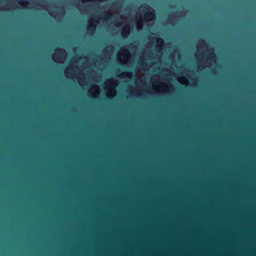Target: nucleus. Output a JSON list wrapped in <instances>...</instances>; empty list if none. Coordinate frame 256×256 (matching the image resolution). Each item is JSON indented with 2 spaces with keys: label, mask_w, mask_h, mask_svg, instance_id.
Segmentation results:
<instances>
[{
  "label": "nucleus",
  "mask_w": 256,
  "mask_h": 256,
  "mask_svg": "<svg viewBox=\"0 0 256 256\" xmlns=\"http://www.w3.org/2000/svg\"><path fill=\"white\" fill-rule=\"evenodd\" d=\"M162 163L172 166V256H176V161H74V164Z\"/></svg>",
  "instance_id": "1"
},
{
  "label": "nucleus",
  "mask_w": 256,
  "mask_h": 256,
  "mask_svg": "<svg viewBox=\"0 0 256 256\" xmlns=\"http://www.w3.org/2000/svg\"><path fill=\"white\" fill-rule=\"evenodd\" d=\"M89 62L86 58L74 57L69 66L65 71L66 76L68 78H76L79 84L84 88L90 79L94 80V72L90 70L88 66Z\"/></svg>",
  "instance_id": "2"
},
{
  "label": "nucleus",
  "mask_w": 256,
  "mask_h": 256,
  "mask_svg": "<svg viewBox=\"0 0 256 256\" xmlns=\"http://www.w3.org/2000/svg\"><path fill=\"white\" fill-rule=\"evenodd\" d=\"M172 73L170 70H166L162 72V78L159 76H153L151 78L152 88L157 93H168L174 90L173 86L170 83Z\"/></svg>",
  "instance_id": "3"
},
{
  "label": "nucleus",
  "mask_w": 256,
  "mask_h": 256,
  "mask_svg": "<svg viewBox=\"0 0 256 256\" xmlns=\"http://www.w3.org/2000/svg\"><path fill=\"white\" fill-rule=\"evenodd\" d=\"M16 8H35L38 9V6L32 2L17 0H0V10H13Z\"/></svg>",
  "instance_id": "4"
},
{
  "label": "nucleus",
  "mask_w": 256,
  "mask_h": 256,
  "mask_svg": "<svg viewBox=\"0 0 256 256\" xmlns=\"http://www.w3.org/2000/svg\"><path fill=\"white\" fill-rule=\"evenodd\" d=\"M144 16V18L146 22H150L154 18V12L152 9H150L146 4L141 6L138 8L136 12V28L140 30L142 28L143 18L142 16Z\"/></svg>",
  "instance_id": "5"
},
{
  "label": "nucleus",
  "mask_w": 256,
  "mask_h": 256,
  "mask_svg": "<svg viewBox=\"0 0 256 256\" xmlns=\"http://www.w3.org/2000/svg\"><path fill=\"white\" fill-rule=\"evenodd\" d=\"M183 164H256V161H177V174H178V167ZM178 178L177 177V183ZM178 187L177 186V189ZM178 192H177V198ZM178 205L177 204V206ZM178 246V228L177 227V247ZM178 250H177V255Z\"/></svg>",
  "instance_id": "6"
},
{
  "label": "nucleus",
  "mask_w": 256,
  "mask_h": 256,
  "mask_svg": "<svg viewBox=\"0 0 256 256\" xmlns=\"http://www.w3.org/2000/svg\"><path fill=\"white\" fill-rule=\"evenodd\" d=\"M136 88L134 90L130 88L128 90L134 96H142L144 93L148 92V90L147 88L144 76L143 74H140V72H138L136 74Z\"/></svg>",
  "instance_id": "7"
},
{
  "label": "nucleus",
  "mask_w": 256,
  "mask_h": 256,
  "mask_svg": "<svg viewBox=\"0 0 256 256\" xmlns=\"http://www.w3.org/2000/svg\"><path fill=\"white\" fill-rule=\"evenodd\" d=\"M151 44H150V46L148 45L146 48L148 49L149 48H151ZM152 60L153 56L150 52L149 50L146 49L139 60V64L142 68L144 70H146L148 68H150L155 62V61L152 62ZM154 60H155V59H154Z\"/></svg>",
  "instance_id": "8"
},
{
  "label": "nucleus",
  "mask_w": 256,
  "mask_h": 256,
  "mask_svg": "<svg viewBox=\"0 0 256 256\" xmlns=\"http://www.w3.org/2000/svg\"><path fill=\"white\" fill-rule=\"evenodd\" d=\"M118 85V82L114 78L110 79L106 82L104 89L108 97L111 98L116 96V88Z\"/></svg>",
  "instance_id": "9"
},
{
  "label": "nucleus",
  "mask_w": 256,
  "mask_h": 256,
  "mask_svg": "<svg viewBox=\"0 0 256 256\" xmlns=\"http://www.w3.org/2000/svg\"><path fill=\"white\" fill-rule=\"evenodd\" d=\"M177 160H256V158H182L177 148Z\"/></svg>",
  "instance_id": "10"
},
{
  "label": "nucleus",
  "mask_w": 256,
  "mask_h": 256,
  "mask_svg": "<svg viewBox=\"0 0 256 256\" xmlns=\"http://www.w3.org/2000/svg\"><path fill=\"white\" fill-rule=\"evenodd\" d=\"M120 18L122 21L120 22H116L114 26L116 27H119L122 24H124L122 30V34L123 37L126 38L129 34L130 32V26L128 24H127L128 19L127 18H122V16H120Z\"/></svg>",
  "instance_id": "11"
},
{
  "label": "nucleus",
  "mask_w": 256,
  "mask_h": 256,
  "mask_svg": "<svg viewBox=\"0 0 256 256\" xmlns=\"http://www.w3.org/2000/svg\"><path fill=\"white\" fill-rule=\"evenodd\" d=\"M66 52L64 50L58 48L56 50L52 58L56 62L63 63L66 60Z\"/></svg>",
  "instance_id": "12"
},
{
  "label": "nucleus",
  "mask_w": 256,
  "mask_h": 256,
  "mask_svg": "<svg viewBox=\"0 0 256 256\" xmlns=\"http://www.w3.org/2000/svg\"><path fill=\"white\" fill-rule=\"evenodd\" d=\"M130 58V54L129 51L124 48H122L118 54V58L119 61L122 64H126Z\"/></svg>",
  "instance_id": "13"
},
{
  "label": "nucleus",
  "mask_w": 256,
  "mask_h": 256,
  "mask_svg": "<svg viewBox=\"0 0 256 256\" xmlns=\"http://www.w3.org/2000/svg\"><path fill=\"white\" fill-rule=\"evenodd\" d=\"M114 52V48L110 46L105 48L103 52L104 58L100 59L102 62H105L110 59Z\"/></svg>",
  "instance_id": "14"
},
{
  "label": "nucleus",
  "mask_w": 256,
  "mask_h": 256,
  "mask_svg": "<svg viewBox=\"0 0 256 256\" xmlns=\"http://www.w3.org/2000/svg\"><path fill=\"white\" fill-rule=\"evenodd\" d=\"M49 10V14L57 20L61 18L64 14V10L60 8H54L52 10Z\"/></svg>",
  "instance_id": "15"
},
{
  "label": "nucleus",
  "mask_w": 256,
  "mask_h": 256,
  "mask_svg": "<svg viewBox=\"0 0 256 256\" xmlns=\"http://www.w3.org/2000/svg\"><path fill=\"white\" fill-rule=\"evenodd\" d=\"M98 23V20H96L92 18L89 19L88 22V32L90 34L92 35L94 33L96 30V26Z\"/></svg>",
  "instance_id": "16"
},
{
  "label": "nucleus",
  "mask_w": 256,
  "mask_h": 256,
  "mask_svg": "<svg viewBox=\"0 0 256 256\" xmlns=\"http://www.w3.org/2000/svg\"><path fill=\"white\" fill-rule=\"evenodd\" d=\"M88 96L92 98H96L98 97L100 94L99 87L96 85L92 86L88 92Z\"/></svg>",
  "instance_id": "17"
},
{
  "label": "nucleus",
  "mask_w": 256,
  "mask_h": 256,
  "mask_svg": "<svg viewBox=\"0 0 256 256\" xmlns=\"http://www.w3.org/2000/svg\"><path fill=\"white\" fill-rule=\"evenodd\" d=\"M155 38H152V39H150V43H153L154 42ZM156 49L155 50L158 52H160L161 50H162V46L164 44V40L162 38H156Z\"/></svg>",
  "instance_id": "18"
},
{
  "label": "nucleus",
  "mask_w": 256,
  "mask_h": 256,
  "mask_svg": "<svg viewBox=\"0 0 256 256\" xmlns=\"http://www.w3.org/2000/svg\"><path fill=\"white\" fill-rule=\"evenodd\" d=\"M118 14V10H116V12L115 13H113V14H112L111 12H108L106 16L105 20H108L111 17L112 18H116L118 19L119 16Z\"/></svg>",
  "instance_id": "19"
},
{
  "label": "nucleus",
  "mask_w": 256,
  "mask_h": 256,
  "mask_svg": "<svg viewBox=\"0 0 256 256\" xmlns=\"http://www.w3.org/2000/svg\"><path fill=\"white\" fill-rule=\"evenodd\" d=\"M132 73L129 72H123L118 76L120 78H128L130 79L132 78Z\"/></svg>",
  "instance_id": "20"
},
{
  "label": "nucleus",
  "mask_w": 256,
  "mask_h": 256,
  "mask_svg": "<svg viewBox=\"0 0 256 256\" xmlns=\"http://www.w3.org/2000/svg\"><path fill=\"white\" fill-rule=\"evenodd\" d=\"M210 57L212 58H214L216 57V55L213 50L210 49Z\"/></svg>",
  "instance_id": "21"
},
{
  "label": "nucleus",
  "mask_w": 256,
  "mask_h": 256,
  "mask_svg": "<svg viewBox=\"0 0 256 256\" xmlns=\"http://www.w3.org/2000/svg\"><path fill=\"white\" fill-rule=\"evenodd\" d=\"M80 9V10L82 12H84V10H82L81 8H78Z\"/></svg>",
  "instance_id": "22"
},
{
  "label": "nucleus",
  "mask_w": 256,
  "mask_h": 256,
  "mask_svg": "<svg viewBox=\"0 0 256 256\" xmlns=\"http://www.w3.org/2000/svg\"><path fill=\"white\" fill-rule=\"evenodd\" d=\"M201 42H202V43H203V44H205V43H206V42H205V41H204V40H201Z\"/></svg>",
  "instance_id": "23"
},
{
  "label": "nucleus",
  "mask_w": 256,
  "mask_h": 256,
  "mask_svg": "<svg viewBox=\"0 0 256 256\" xmlns=\"http://www.w3.org/2000/svg\"><path fill=\"white\" fill-rule=\"evenodd\" d=\"M96 63H97V62H94V66H97Z\"/></svg>",
  "instance_id": "24"
},
{
  "label": "nucleus",
  "mask_w": 256,
  "mask_h": 256,
  "mask_svg": "<svg viewBox=\"0 0 256 256\" xmlns=\"http://www.w3.org/2000/svg\"><path fill=\"white\" fill-rule=\"evenodd\" d=\"M177 51H178V50H177ZM176 56H177V60H178V53H177V54H176Z\"/></svg>",
  "instance_id": "25"
},
{
  "label": "nucleus",
  "mask_w": 256,
  "mask_h": 256,
  "mask_svg": "<svg viewBox=\"0 0 256 256\" xmlns=\"http://www.w3.org/2000/svg\"><path fill=\"white\" fill-rule=\"evenodd\" d=\"M160 58L159 56L158 58H156V60H159Z\"/></svg>",
  "instance_id": "26"
},
{
  "label": "nucleus",
  "mask_w": 256,
  "mask_h": 256,
  "mask_svg": "<svg viewBox=\"0 0 256 256\" xmlns=\"http://www.w3.org/2000/svg\"><path fill=\"white\" fill-rule=\"evenodd\" d=\"M176 86H177V88L178 87V84L176 85Z\"/></svg>",
  "instance_id": "27"
}]
</instances>
